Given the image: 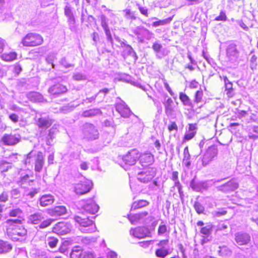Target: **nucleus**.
<instances>
[{"label":"nucleus","mask_w":258,"mask_h":258,"mask_svg":"<svg viewBox=\"0 0 258 258\" xmlns=\"http://www.w3.org/2000/svg\"><path fill=\"white\" fill-rule=\"evenodd\" d=\"M64 14L67 17H70L73 15L72 9L70 7L66 6L64 8Z\"/></svg>","instance_id":"338daca9"},{"label":"nucleus","mask_w":258,"mask_h":258,"mask_svg":"<svg viewBox=\"0 0 258 258\" xmlns=\"http://www.w3.org/2000/svg\"><path fill=\"white\" fill-rule=\"evenodd\" d=\"M20 141L19 135L6 134L2 138L1 142L5 145L13 146L17 144Z\"/></svg>","instance_id":"4468645a"},{"label":"nucleus","mask_w":258,"mask_h":258,"mask_svg":"<svg viewBox=\"0 0 258 258\" xmlns=\"http://www.w3.org/2000/svg\"><path fill=\"white\" fill-rule=\"evenodd\" d=\"M54 197L50 194H46L42 196L39 199V203L41 207H46L53 203Z\"/></svg>","instance_id":"6ab92c4d"},{"label":"nucleus","mask_w":258,"mask_h":258,"mask_svg":"<svg viewBox=\"0 0 258 258\" xmlns=\"http://www.w3.org/2000/svg\"><path fill=\"white\" fill-rule=\"evenodd\" d=\"M102 112L99 108H93L84 111L82 115L84 117H93L96 115L101 114Z\"/></svg>","instance_id":"c85d7f7f"},{"label":"nucleus","mask_w":258,"mask_h":258,"mask_svg":"<svg viewBox=\"0 0 258 258\" xmlns=\"http://www.w3.org/2000/svg\"><path fill=\"white\" fill-rule=\"evenodd\" d=\"M125 50L127 52L128 55L135 57V60L137 59L138 57L137 56V54L135 51L134 50L133 48L130 45H126Z\"/></svg>","instance_id":"de8ad7c7"},{"label":"nucleus","mask_w":258,"mask_h":258,"mask_svg":"<svg viewBox=\"0 0 258 258\" xmlns=\"http://www.w3.org/2000/svg\"><path fill=\"white\" fill-rule=\"evenodd\" d=\"M156 175V169L153 167H148L144 169L139 172L137 178L141 182L145 183L151 180Z\"/></svg>","instance_id":"1a4fd4ad"},{"label":"nucleus","mask_w":258,"mask_h":258,"mask_svg":"<svg viewBox=\"0 0 258 258\" xmlns=\"http://www.w3.org/2000/svg\"><path fill=\"white\" fill-rule=\"evenodd\" d=\"M167 231V227L165 225H160L158 229V233L159 235L165 234Z\"/></svg>","instance_id":"bf43d9fd"},{"label":"nucleus","mask_w":258,"mask_h":258,"mask_svg":"<svg viewBox=\"0 0 258 258\" xmlns=\"http://www.w3.org/2000/svg\"><path fill=\"white\" fill-rule=\"evenodd\" d=\"M43 41V38L40 35L35 33H30L23 38L22 43L25 46H35L41 44Z\"/></svg>","instance_id":"7ed1b4c3"},{"label":"nucleus","mask_w":258,"mask_h":258,"mask_svg":"<svg viewBox=\"0 0 258 258\" xmlns=\"http://www.w3.org/2000/svg\"><path fill=\"white\" fill-rule=\"evenodd\" d=\"M12 249V246L8 242L0 240V253L9 252Z\"/></svg>","instance_id":"2f4dec72"},{"label":"nucleus","mask_w":258,"mask_h":258,"mask_svg":"<svg viewBox=\"0 0 258 258\" xmlns=\"http://www.w3.org/2000/svg\"><path fill=\"white\" fill-rule=\"evenodd\" d=\"M139 159L142 166L151 165L154 162V156L149 152H145L142 154L140 153Z\"/></svg>","instance_id":"dca6fc26"},{"label":"nucleus","mask_w":258,"mask_h":258,"mask_svg":"<svg viewBox=\"0 0 258 258\" xmlns=\"http://www.w3.org/2000/svg\"><path fill=\"white\" fill-rule=\"evenodd\" d=\"M101 20V25L103 28L104 30H106L109 29V27L108 26V20L106 17L104 15H101L100 17Z\"/></svg>","instance_id":"c03bdc74"},{"label":"nucleus","mask_w":258,"mask_h":258,"mask_svg":"<svg viewBox=\"0 0 258 258\" xmlns=\"http://www.w3.org/2000/svg\"><path fill=\"white\" fill-rule=\"evenodd\" d=\"M74 220L80 225V230L82 232L91 233L96 230L95 224L88 217L85 218L76 215L74 217Z\"/></svg>","instance_id":"f03ea898"},{"label":"nucleus","mask_w":258,"mask_h":258,"mask_svg":"<svg viewBox=\"0 0 258 258\" xmlns=\"http://www.w3.org/2000/svg\"><path fill=\"white\" fill-rule=\"evenodd\" d=\"M67 91V87L60 84L54 85L50 87L48 89L49 93L53 95L60 94L66 92Z\"/></svg>","instance_id":"a211bd4d"},{"label":"nucleus","mask_w":258,"mask_h":258,"mask_svg":"<svg viewBox=\"0 0 258 258\" xmlns=\"http://www.w3.org/2000/svg\"><path fill=\"white\" fill-rule=\"evenodd\" d=\"M190 186L194 190L200 191L202 190V185L201 182H196L193 179L190 182Z\"/></svg>","instance_id":"ea45409f"},{"label":"nucleus","mask_w":258,"mask_h":258,"mask_svg":"<svg viewBox=\"0 0 258 258\" xmlns=\"http://www.w3.org/2000/svg\"><path fill=\"white\" fill-rule=\"evenodd\" d=\"M130 234L135 237L141 239L146 237H150L151 232L147 227H139L135 229H131Z\"/></svg>","instance_id":"f8f14e48"},{"label":"nucleus","mask_w":258,"mask_h":258,"mask_svg":"<svg viewBox=\"0 0 258 258\" xmlns=\"http://www.w3.org/2000/svg\"><path fill=\"white\" fill-rule=\"evenodd\" d=\"M54 120L49 117H41L36 121L37 125L39 127L47 128L53 123Z\"/></svg>","instance_id":"aec40b11"},{"label":"nucleus","mask_w":258,"mask_h":258,"mask_svg":"<svg viewBox=\"0 0 258 258\" xmlns=\"http://www.w3.org/2000/svg\"><path fill=\"white\" fill-rule=\"evenodd\" d=\"M162 48V45L157 42L154 43L152 45L153 49L156 53H159V52H160Z\"/></svg>","instance_id":"e2e57ef3"},{"label":"nucleus","mask_w":258,"mask_h":258,"mask_svg":"<svg viewBox=\"0 0 258 258\" xmlns=\"http://www.w3.org/2000/svg\"><path fill=\"white\" fill-rule=\"evenodd\" d=\"M11 167V165H9L8 162L6 160L0 161V170L2 172L7 171L9 168Z\"/></svg>","instance_id":"37998d69"},{"label":"nucleus","mask_w":258,"mask_h":258,"mask_svg":"<svg viewBox=\"0 0 258 258\" xmlns=\"http://www.w3.org/2000/svg\"><path fill=\"white\" fill-rule=\"evenodd\" d=\"M17 54L15 52L4 53L1 55L3 60L6 61H11L16 59Z\"/></svg>","instance_id":"473e14b6"},{"label":"nucleus","mask_w":258,"mask_h":258,"mask_svg":"<svg viewBox=\"0 0 258 258\" xmlns=\"http://www.w3.org/2000/svg\"><path fill=\"white\" fill-rule=\"evenodd\" d=\"M84 134L86 138L89 140H95L99 135L98 130H85Z\"/></svg>","instance_id":"c756f323"},{"label":"nucleus","mask_w":258,"mask_h":258,"mask_svg":"<svg viewBox=\"0 0 258 258\" xmlns=\"http://www.w3.org/2000/svg\"><path fill=\"white\" fill-rule=\"evenodd\" d=\"M27 98L33 102H42L43 100V96L38 92H31L27 94Z\"/></svg>","instance_id":"393cba45"},{"label":"nucleus","mask_w":258,"mask_h":258,"mask_svg":"<svg viewBox=\"0 0 258 258\" xmlns=\"http://www.w3.org/2000/svg\"><path fill=\"white\" fill-rule=\"evenodd\" d=\"M44 157L42 152H38L36 157L35 164V170L37 172H40L44 165Z\"/></svg>","instance_id":"5701e85b"},{"label":"nucleus","mask_w":258,"mask_h":258,"mask_svg":"<svg viewBox=\"0 0 258 258\" xmlns=\"http://www.w3.org/2000/svg\"><path fill=\"white\" fill-rule=\"evenodd\" d=\"M203 94V93L202 91H197L195 94V102L197 103L200 102L202 99Z\"/></svg>","instance_id":"052dcab7"},{"label":"nucleus","mask_w":258,"mask_h":258,"mask_svg":"<svg viewBox=\"0 0 258 258\" xmlns=\"http://www.w3.org/2000/svg\"><path fill=\"white\" fill-rule=\"evenodd\" d=\"M92 185V182L90 180H85L75 184L74 186V191L77 195H84L91 190Z\"/></svg>","instance_id":"0eeeda50"},{"label":"nucleus","mask_w":258,"mask_h":258,"mask_svg":"<svg viewBox=\"0 0 258 258\" xmlns=\"http://www.w3.org/2000/svg\"><path fill=\"white\" fill-rule=\"evenodd\" d=\"M217 189L219 191H222L223 192H229L230 191L229 189H228V186H227V183L225 184H223L221 186H218Z\"/></svg>","instance_id":"774afa93"},{"label":"nucleus","mask_w":258,"mask_h":258,"mask_svg":"<svg viewBox=\"0 0 258 258\" xmlns=\"http://www.w3.org/2000/svg\"><path fill=\"white\" fill-rule=\"evenodd\" d=\"M44 216L41 213H36L29 216L28 222L33 224L39 223L43 219Z\"/></svg>","instance_id":"4be33fe9"},{"label":"nucleus","mask_w":258,"mask_h":258,"mask_svg":"<svg viewBox=\"0 0 258 258\" xmlns=\"http://www.w3.org/2000/svg\"><path fill=\"white\" fill-rule=\"evenodd\" d=\"M228 226L224 223L221 222L219 223V224L217 226V228L216 230V232H217L220 231H224L225 229H227Z\"/></svg>","instance_id":"680f3d73"},{"label":"nucleus","mask_w":258,"mask_h":258,"mask_svg":"<svg viewBox=\"0 0 258 258\" xmlns=\"http://www.w3.org/2000/svg\"><path fill=\"white\" fill-rule=\"evenodd\" d=\"M109 92V90L107 88L103 89L102 90H101L99 91V92L95 95L93 96H92L91 97L87 98L85 100L83 101L84 103H91L92 102H94L95 100L96 99L97 96L99 95L100 93H103V96L102 97L101 99L100 100V101H101L105 97L106 94L108 93Z\"/></svg>","instance_id":"bb28decb"},{"label":"nucleus","mask_w":258,"mask_h":258,"mask_svg":"<svg viewBox=\"0 0 258 258\" xmlns=\"http://www.w3.org/2000/svg\"><path fill=\"white\" fill-rule=\"evenodd\" d=\"M21 222L18 219L7 221V232L13 240H19L26 235L27 230L21 225Z\"/></svg>","instance_id":"f257e3e1"},{"label":"nucleus","mask_w":258,"mask_h":258,"mask_svg":"<svg viewBox=\"0 0 258 258\" xmlns=\"http://www.w3.org/2000/svg\"><path fill=\"white\" fill-rule=\"evenodd\" d=\"M7 159V161L9 165L12 164L13 162H15L17 161L18 159V154L13 153L10 155L8 157H6Z\"/></svg>","instance_id":"603ef678"},{"label":"nucleus","mask_w":258,"mask_h":258,"mask_svg":"<svg viewBox=\"0 0 258 258\" xmlns=\"http://www.w3.org/2000/svg\"><path fill=\"white\" fill-rule=\"evenodd\" d=\"M53 221V220L51 219H48L42 222L39 227L40 228L43 229L51 225Z\"/></svg>","instance_id":"8fccbe9b"},{"label":"nucleus","mask_w":258,"mask_h":258,"mask_svg":"<svg viewBox=\"0 0 258 258\" xmlns=\"http://www.w3.org/2000/svg\"><path fill=\"white\" fill-rule=\"evenodd\" d=\"M83 252L79 249H73L70 254L71 258H82Z\"/></svg>","instance_id":"a18cd8bd"},{"label":"nucleus","mask_w":258,"mask_h":258,"mask_svg":"<svg viewBox=\"0 0 258 258\" xmlns=\"http://www.w3.org/2000/svg\"><path fill=\"white\" fill-rule=\"evenodd\" d=\"M125 13V17L128 19H135V17L134 16L133 13L129 9H126L124 10Z\"/></svg>","instance_id":"69168bd1"},{"label":"nucleus","mask_w":258,"mask_h":258,"mask_svg":"<svg viewBox=\"0 0 258 258\" xmlns=\"http://www.w3.org/2000/svg\"><path fill=\"white\" fill-rule=\"evenodd\" d=\"M149 202L146 200H140L138 202H134L132 206V209H137L143 208L149 205Z\"/></svg>","instance_id":"e433bc0d"},{"label":"nucleus","mask_w":258,"mask_h":258,"mask_svg":"<svg viewBox=\"0 0 258 258\" xmlns=\"http://www.w3.org/2000/svg\"><path fill=\"white\" fill-rule=\"evenodd\" d=\"M223 80L225 83V89L227 91V94L229 96L233 91L232 83L230 82L227 77H224Z\"/></svg>","instance_id":"4c0bfd02"},{"label":"nucleus","mask_w":258,"mask_h":258,"mask_svg":"<svg viewBox=\"0 0 258 258\" xmlns=\"http://www.w3.org/2000/svg\"><path fill=\"white\" fill-rule=\"evenodd\" d=\"M213 225L211 223H207L205 226L202 227L200 232L205 235H210L212 231Z\"/></svg>","instance_id":"f704fd0d"},{"label":"nucleus","mask_w":258,"mask_h":258,"mask_svg":"<svg viewBox=\"0 0 258 258\" xmlns=\"http://www.w3.org/2000/svg\"><path fill=\"white\" fill-rule=\"evenodd\" d=\"M218 252L220 255L223 256H226L230 255L231 253V251L229 249V248L226 246H222V247L219 246V250H218Z\"/></svg>","instance_id":"58836bf2"},{"label":"nucleus","mask_w":258,"mask_h":258,"mask_svg":"<svg viewBox=\"0 0 258 258\" xmlns=\"http://www.w3.org/2000/svg\"><path fill=\"white\" fill-rule=\"evenodd\" d=\"M9 214L12 217H20V215L22 214V211L19 208L14 209L11 210Z\"/></svg>","instance_id":"864d4df0"},{"label":"nucleus","mask_w":258,"mask_h":258,"mask_svg":"<svg viewBox=\"0 0 258 258\" xmlns=\"http://www.w3.org/2000/svg\"><path fill=\"white\" fill-rule=\"evenodd\" d=\"M58 242V239L54 237H50L48 239V244L51 248L56 246Z\"/></svg>","instance_id":"5fc2aeb1"},{"label":"nucleus","mask_w":258,"mask_h":258,"mask_svg":"<svg viewBox=\"0 0 258 258\" xmlns=\"http://www.w3.org/2000/svg\"><path fill=\"white\" fill-rule=\"evenodd\" d=\"M140 215H139L138 213L134 215H130L128 216V219L133 224L140 223Z\"/></svg>","instance_id":"79ce46f5"},{"label":"nucleus","mask_w":258,"mask_h":258,"mask_svg":"<svg viewBox=\"0 0 258 258\" xmlns=\"http://www.w3.org/2000/svg\"><path fill=\"white\" fill-rule=\"evenodd\" d=\"M60 64L66 69L69 68L70 67H74V65L69 63L67 62L65 57L61 58V59L60 61Z\"/></svg>","instance_id":"13d9d810"},{"label":"nucleus","mask_w":258,"mask_h":258,"mask_svg":"<svg viewBox=\"0 0 258 258\" xmlns=\"http://www.w3.org/2000/svg\"><path fill=\"white\" fill-rule=\"evenodd\" d=\"M226 20H227V17L226 15V14L224 12H223L222 11L220 12L219 16L216 17L214 19V20L216 21H226Z\"/></svg>","instance_id":"4d7b16f0"},{"label":"nucleus","mask_w":258,"mask_h":258,"mask_svg":"<svg viewBox=\"0 0 258 258\" xmlns=\"http://www.w3.org/2000/svg\"><path fill=\"white\" fill-rule=\"evenodd\" d=\"M179 99L185 106L192 107V102L189 98L184 93L180 92L179 93Z\"/></svg>","instance_id":"72a5a7b5"},{"label":"nucleus","mask_w":258,"mask_h":258,"mask_svg":"<svg viewBox=\"0 0 258 258\" xmlns=\"http://www.w3.org/2000/svg\"><path fill=\"white\" fill-rule=\"evenodd\" d=\"M163 104L165 106L166 114L168 116L172 115L173 111V102L172 100L170 98L168 97L167 99L163 102Z\"/></svg>","instance_id":"b1692460"},{"label":"nucleus","mask_w":258,"mask_h":258,"mask_svg":"<svg viewBox=\"0 0 258 258\" xmlns=\"http://www.w3.org/2000/svg\"><path fill=\"white\" fill-rule=\"evenodd\" d=\"M40 134L42 135H46L45 137L46 144L48 145H50L52 139L54 138V132L51 130H42L40 132Z\"/></svg>","instance_id":"cd10ccee"},{"label":"nucleus","mask_w":258,"mask_h":258,"mask_svg":"<svg viewBox=\"0 0 258 258\" xmlns=\"http://www.w3.org/2000/svg\"><path fill=\"white\" fill-rule=\"evenodd\" d=\"M218 149L216 146H210L206 151L202 159V165L204 166L209 164L213 159L217 156Z\"/></svg>","instance_id":"6e6552de"},{"label":"nucleus","mask_w":258,"mask_h":258,"mask_svg":"<svg viewBox=\"0 0 258 258\" xmlns=\"http://www.w3.org/2000/svg\"><path fill=\"white\" fill-rule=\"evenodd\" d=\"M72 229L71 225L67 222H58L53 228V231L60 235L69 233Z\"/></svg>","instance_id":"ddd939ff"},{"label":"nucleus","mask_w":258,"mask_h":258,"mask_svg":"<svg viewBox=\"0 0 258 258\" xmlns=\"http://www.w3.org/2000/svg\"><path fill=\"white\" fill-rule=\"evenodd\" d=\"M257 59V57L255 55H252L250 59V68L253 69L255 68L256 66V61Z\"/></svg>","instance_id":"0e129e2a"},{"label":"nucleus","mask_w":258,"mask_h":258,"mask_svg":"<svg viewBox=\"0 0 258 258\" xmlns=\"http://www.w3.org/2000/svg\"><path fill=\"white\" fill-rule=\"evenodd\" d=\"M134 33L137 36L139 42L143 43L145 39L150 40L154 34L143 26H138L133 30Z\"/></svg>","instance_id":"423d86ee"},{"label":"nucleus","mask_w":258,"mask_h":258,"mask_svg":"<svg viewBox=\"0 0 258 258\" xmlns=\"http://www.w3.org/2000/svg\"><path fill=\"white\" fill-rule=\"evenodd\" d=\"M67 209L65 206H58L50 210L49 214L52 216H59L65 214Z\"/></svg>","instance_id":"412c9836"},{"label":"nucleus","mask_w":258,"mask_h":258,"mask_svg":"<svg viewBox=\"0 0 258 258\" xmlns=\"http://www.w3.org/2000/svg\"><path fill=\"white\" fill-rule=\"evenodd\" d=\"M140 152L137 149L128 151L122 158L123 161L127 165H133L139 159Z\"/></svg>","instance_id":"9b49d317"},{"label":"nucleus","mask_w":258,"mask_h":258,"mask_svg":"<svg viewBox=\"0 0 258 258\" xmlns=\"http://www.w3.org/2000/svg\"><path fill=\"white\" fill-rule=\"evenodd\" d=\"M73 78L76 81H82L86 80L87 78L85 75L80 73H76L73 75Z\"/></svg>","instance_id":"09e8293b"},{"label":"nucleus","mask_w":258,"mask_h":258,"mask_svg":"<svg viewBox=\"0 0 258 258\" xmlns=\"http://www.w3.org/2000/svg\"><path fill=\"white\" fill-rule=\"evenodd\" d=\"M235 240L238 245L246 244L250 241V236L245 233H237L235 234Z\"/></svg>","instance_id":"f3484780"},{"label":"nucleus","mask_w":258,"mask_h":258,"mask_svg":"<svg viewBox=\"0 0 258 258\" xmlns=\"http://www.w3.org/2000/svg\"><path fill=\"white\" fill-rule=\"evenodd\" d=\"M168 240H163L159 242L158 245L160 247L157 248L155 251V254L157 257L160 258H164L169 253V248L165 246L168 243Z\"/></svg>","instance_id":"2eb2a0df"},{"label":"nucleus","mask_w":258,"mask_h":258,"mask_svg":"<svg viewBox=\"0 0 258 258\" xmlns=\"http://www.w3.org/2000/svg\"><path fill=\"white\" fill-rule=\"evenodd\" d=\"M79 206L86 213L95 214L99 210V206L93 198L81 200Z\"/></svg>","instance_id":"20e7f679"},{"label":"nucleus","mask_w":258,"mask_h":258,"mask_svg":"<svg viewBox=\"0 0 258 258\" xmlns=\"http://www.w3.org/2000/svg\"><path fill=\"white\" fill-rule=\"evenodd\" d=\"M227 186H228L230 191H233L238 188V184L236 181L231 180L227 183Z\"/></svg>","instance_id":"49530a36"},{"label":"nucleus","mask_w":258,"mask_h":258,"mask_svg":"<svg viewBox=\"0 0 258 258\" xmlns=\"http://www.w3.org/2000/svg\"><path fill=\"white\" fill-rule=\"evenodd\" d=\"M194 207L197 212L199 214L203 213L205 210L204 207L199 202L195 203Z\"/></svg>","instance_id":"6e6d98bb"},{"label":"nucleus","mask_w":258,"mask_h":258,"mask_svg":"<svg viewBox=\"0 0 258 258\" xmlns=\"http://www.w3.org/2000/svg\"><path fill=\"white\" fill-rule=\"evenodd\" d=\"M196 132L194 130H188L184 134L183 142L188 141L194 138L196 135Z\"/></svg>","instance_id":"a19ab883"},{"label":"nucleus","mask_w":258,"mask_h":258,"mask_svg":"<svg viewBox=\"0 0 258 258\" xmlns=\"http://www.w3.org/2000/svg\"><path fill=\"white\" fill-rule=\"evenodd\" d=\"M56 59V55L52 53L48 55V56L46 58V60L47 62V63L51 64L52 68H54V64H53V61L55 59Z\"/></svg>","instance_id":"3c124183"},{"label":"nucleus","mask_w":258,"mask_h":258,"mask_svg":"<svg viewBox=\"0 0 258 258\" xmlns=\"http://www.w3.org/2000/svg\"><path fill=\"white\" fill-rule=\"evenodd\" d=\"M226 51L228 60L232 63H236L239 54L236 45L234 43L229 44L226 48Z\"/></svg>","instance_id":"9d476101"},{"label":"nucleus","mask_w":258,"mask_h":258,"mask_svg":"<svg viewBox=\"0 0 258 258\" xmlns=\"http://www.w3.org/2000/svg\"><path fill=\"white\" fill-rule=\"evenodd\" d=\"M173 16L167 18L165 19L160 20L159 21L154 22L152 24V26L155 27H157L159 26L166 25L169 24L172 20Z\"/></svg>","instance_id":"c9c22d12"},{"label":"nucleus","mask_w":258,"mask_h":258,"mask_svg":"<svg viewBox=\"0 0 258 258\" xmlns=\"http://www.w3.org/2000/svg\"><path fill=\"white\" fill-rule=\"evenodd\" d=\"M138 214L142 215L140 216V223H143L148 224L152 222L154 219V217L151 215H149L147 212H143L138 213Z\"/></svg>","instance_id":"a878e982"},{"label":"nucleus","mask_w":258,"mask_h":258,"mask_svg":"<svg viewBox=\"0 0 258 258\" xmlns=\"http://www.w3.org/2000/svg\"><path fill=\"white\" fill-rule=\"evenodd\" d=\"M115 109L122 117L127 118L131 114H133V117H134V119H133L134 120L140 121L139 117L133 114L128 106L123 101L120 99H119V100L117 101L115 104Z\"/></svg>","instance_id":"39448f33"},{"label":"nucleus","mask_w":258,"mask_h":258,"mask_svg":"<svg viewBox=\"0 0 258 258\" xmlns=\"http://www.w3.org/2000/svg\"><path fill=\"white\" fill-rule=\"evenodd\" d=\"M190 155L189 153L188 148L187 147H186L184 149L183 151V159L182 161V163L187 168H189V167L190 165Z\"/></svg>","instance_id":"7c9ffc66"}]
</instances>
